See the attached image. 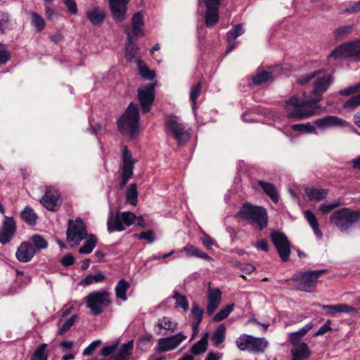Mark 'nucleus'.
<instances>
[{
  "instance_id": "28",
  "label": "nucleus",
  "mask_w": 360,
  "mask_h": 360,
  "mask_svg": "<svg viewBox=\"0 0 360 360\" xmlns=\"http://www.w3.org/2000/svg\"><path fill=\"white\" fill-rule=\"evenodd\" d=\"M125 33L127 36V44L126 45L125 56L127 60L131 61L137 54L138 48L132 41V36L128 27L126 28Z\"/></svg>"
},
{
  "instance_id": "57",
  "label": "nucleus",
  "mask_w": 360,
  "mask_h": 360,
  "mask_svg": "<svg viewBox=\"0 0 360 360\" xmlns=\"http://www.w3.org/2000/svg\"><path fill=\"white\" fill-rule=\"evenodd\" d=\"M342 205V203L340 201H337L335 202L330 203V204H322L319 206V210L322 214H326L330 212L335 208H336Z\"/></svg>"
},
{
  "instance_id": "10",
  "label": "nucleus",
  "mask_w": 360,
  "mask_h": 360,
  "mask_svg": "<svg viewBox=\"0 0 360 360\" xmlns=\"http://www.w3.org/2000/svg\"><path fill=\"white\" fill-rule=\"evenodd\" d=\"M67 238L70 242L78 245L82 240L87 238L86 228L80 218L76 220L70 219L67 229Z\"/></svg>"
},
{
  "instance_id": "55",
  "label": "nucleus",
  "mask_w": 360,
  "mask_h": 360,
  "mask_svg": "<svg viewBox=\"0 0 360 360\" xmlns=\"http://www.w3.org/2000/svg\"><path fill=\"white\" fill-rule=\"evenodd\" d=\"M157 326L160 329H165L168 330H174L176 328V325L172 322L169 318L163 317L158 320Z\"/></svg>"
},
{
  "instance_id": "54",
  "label": "nucleus",
  "mask_w": 360,
  "mask_h": 360,
  "mask_svg": "<svg viewBox=\"0 0 360 360\" xmlns=\"http://www.w3.org/2000/svg\"><path fill=\"white\" fill-rule=\"evenodd\" d=\"M201 83L198 82L195 85H194L190 92V99L193 103V109L195 110L196 108V101L198 98L200 91H201Z\"/></svg>"
},
{
  "instance_id": "63",
  "label": "nucleus",
  "mask_w": 360,
  "mask_h": 360,
  "mask_svg": "<svg viewBox=\"0 0 360 360\" xmlns=\"http://www.w3.org/2000/svg\"><path fill=\"white\" fill-rule=\"evenodd\" d=\"M100 340H96L91 342L87 347L84 349L82 354L84 356L91 355L95 351V349L101 345Z\"/></svg>"
},
{
  "instance_id": "64",
  "label": "nucleus",
  "mask_w": 360,
  "mask_h": 360,
  "mask_svg": "<svg viewBox=\"0 0 360 360\" xmlns=\"http://www.w3.org/2000/svg\"><path fill=\"white\" fill-rule=\"evenodd\" d=\"M330 324H331V321L330 320H328L324 323V325H323L321 327H320V328L315 333L314 336L323 335L325 333H326L327 332L331 330L332 328L330 327Z\"/></svg>"
},
{
  "instance_id": "42",
  "label": "nucleus",
  "mask_w": 360,
  "mask_h": 360,
  "mask_svg": "<svg viewBox=\"0 0 360 360\" xmlns=\"http://www.w3.org/2000/svg\"><path fill=\"white\" fill-rule=\"evenodd\" d=\"M233 308L234 304H231L227 305L224 308L221 309L212 317V321L219 322L221 321H223L224 319L228 317L230 313L233 310Z\"/></svg>"
},
{
  "instance_id": "3",
  "label": "nucleus",
  "mask_w": 360,
  "mask_h": 360,
  "mask_svg": "<svg viewBox=\"0 0 360 360\" xmlns=\"http://www.w3.org/2000/svg\"><path fill=\"white\" fill-rule=\"evenodd\" d=\"M117 123L121 133L129 134L131 139L134 138L139 131V112L137 105L131 103Z\"/></svg>"
},
{
  "instance_id": "22",
  "label": "nucleus",
  "mask_w": 360,
  "mask_h": 360,
  "mask_svg": "<svg viewBox=\"0 0 360 360\" xmlns=\"http://www.w3.org/2000/svg\"><path fill=\"white\" fill-rule=\"evenodd\" d=\"M313 323H309L302 328H300L299 330L290 333L288 339V342L293 347H298V345H302V339L313 328Z\"/></svg>"
},
{
  "instance_id": "48",
  "label": "nucleus",
  "mask_w": 360,
  "mask_h": 360,
  "mask_svg": "<svg viewBox=\"0 0 360 360\" xmlns=\"http://www.w3.org/2000/svg\"><path fill=\"white\" fill-rule=\"evenodd\" d=\"M359 106H360V93L353 96L343 104L344 108L348 110H354Z\"/></svg>"
},
{
  "instance_id": "45",
  "label": "nucleus",
  "mask_w": 360,
  "mask_h": 360,
  "mask_svg": "<svg viewBox=\"0 0 360 360\" xmlns=\"http://www.w3.org/2000/svg\"><path fill=\"white\" fill-rule=\"evenodd\" d=\"M219 20V11L206 10L205 23L207 27H212L215 25Z\"/></svg>"
},
{
  "instance_id": "36",
  "label": "nucleus",
  "mask_w": 360,
  "mask_h": 360,
  "mask_svg": "<svg viewBox=\"0 0 360 360\" xmlns=\"http://www.w3.org/2000/svg\"><path fill=\"white\" fill-rule=\"evenodd\" d=\"M126 201L127 202L134 206L137 205L138 202V191L136 184H131L127 189L126 191Z\"/></svg>"
},
{
  "instance_id": "40",
  "label": "nucleus",
  "mask_w": 360,
  "mask_h": 360,
  "mask_svg": "<svg viewBox=\"0 0 360 360\" xmlns=\"http://www.w3.org/2000/svg\"><path fill=\"white\" fill-rule=\"evenodd\" d=\"M46 343L41 344L34 350L30 360H48V353L46 352Z\"/></svg>"
},
{
  "instance_id": "21",
  "label": "nucleus",
  "mask_w": 360,
  "mask_h": 360,
  "mask_svg": "<svg viewBox=\"0 0 360 360\" xmlns=\"http://www.w3.org/2000/svg\"><path fill=\"white\" fill-rule=\"evenodd\" d=\"M322 309L326 311L328 316H334L337 313H345L348 314L357 313V309L346 304H338L334 305H322Z\"/></svg>"
},
{
  "instance_id": "38",
  "label": "nucleus",
  "mask_w": 360,
  "mask_h": 360,
  "mask_svg": "<svg viewBox=\"0 0 360 360\" xmlns=\"http://www.w3.org/2000/svg\"><path fill=\"white\" fill-rule=\"evenodd\" d=\"M345 46H349L346 50L347 57H351L356 59L360 58V41L347 43L345 44Z\"/></svg>"
},
{
  "instance_id": "15",
  "label": "nucleus",
  "mask_w": 360,
  "mask_h": 360,
  "mask_svg": "<svg viewBox=\"0 0 360 360\" xmlns=\"http://www.w3.org/2000/svg\"><path fill=\"white\" fill-rule=\"evenodd\" d=\"M16 229L17 226L13 217L4 216V219L0 227V243L2 245L10 243L16 232Z\"/></svg>"
},
{
  "instance_id": "23",
  "label": "nucleus",
  "mask_w": 360,
  "mask_h": 360,
  "mask_svg": "<svg viewBox=\"0 0 360 360\" xmlns=\"http://www.w3.org/2000/svg\"><path fill=\"white\" fill-rule=\"evenodd\" d=\"M291 360H307L311 351L307 343H302L298 347H292L290 350Z\"/></svg>"
},
{
  "instance_id": "44",
  "label": "nucleus",
  "mask_w": 360,
  "mask_h": 360,
  "mask_svg": "<svg viewBox=\"0 0 360 360\" xmlns=\"http://www.w3.org/2000/svg\"><path fill=\"white\" fill-rule=\"evenodd\" d=\"M172 297L176 300L175 307H181L184 309V311H188L189 304L185 295H179L177 292H174Z\"/></svg>"
},
{
  "instance_id": "52",
  "label": "nucleus",
  "mask_w": 360,
  "mask_h": 360,
  "mask_svg": "<svg viewBox=\"0 0 360 360\" xmlns=\"http://www.w3.org/2000/svg\"><path fill=\"white\" fill-rule=\"evenodd\" d=\"M291 128L296 131L304 133H315L316 129L310 123L307 124H295L291 126Z\"/></svg>"
},
{
  "instance_id": "62",
  "label": "nucleus",
  "mask_w": 360,
  "mask_h": 360,
  "mask_svg": "<svg viewBox=\"0 0 360 360\" xmlns=\"http://www.w3.org/2000/svg\"><path fill=\"white\" fill-rule=\"evenodd\" d=\"M63 3L70 14L75 15L77 13V6L75 0H63Z\"/></svg>"
},
{
  "instance_id": "27",
  "label": "nucleus",
  "mask_w": 360,
  "mask_h": 360,
  "mask_svg": "<svg viewBox=\"0 0 360 360\" xmlns=\"http://www.w3.org/2000/svg\"><path fill=\"white\" fill-rule=\"evenodd\" d=\"M209 337L210 333L208 332L205 333L201 339L191 347V352L194 355H200L204 353L207 348Z\"/></svg>"
},
{
  "instance_id": "41",
  "label": "nucleus",
  "mask_w": 360,
  "mask_h": 360,
  "mask_svg": "<svg viewBox=\"0 0 360 360\" xmlns=\"http://www.w3.org/2000/svg\"><path fill=\"white\" fill-rule=\"evenodd\" d=\"M105 278V275L102 272H98L94 275L89 274L86 276L84 279L81 281L80 284L82 285H89L94 283L101 282L104 281Z\"/></svg>"
},
{
  "instance_id": "24",
  "label": "nucleus",
  "mask_w": 360,
  "mask_h": 360,
  "mask_svg": "<svg viewBox=\"0 0 360 360\" xmlns=\"http://www.w3.org/2000/svg\"><path fill=\"white\" fill-rule=\"evenodd\" d=\"M86 17L94 26H100L104 21L105 13L98 7H93L86 12Z\"/></svg>"
},
{
  "instance_id": "16",
  "label": "nucleus",
  "mask_w": 360,
  "mask_h": 360,
  "mask_svg": "<svg viewBox=\"0 0 360 360\" xmlns=\"http://www.w3.org/2000/svg\"><path fill=\"white\" fill-rule=\"evenodd\" d=\"M186 339V336L181 333L169 338H160L158 341L157 349L160 352L170 351L177 347Z\"/></svg>"
},
{
  "instance_id": "25",
  "label": "nucleus",
  "mask_w": 360,
  "mask_h": 360,
  "mask_svg": "<svg viewBox=\"0 0 360 360\" xmlns=\"http://www.w3.org/2000/svg\"><path fill=\"white\" fill-rule=\"evenodd\" d=\"M257 182L264 192L271 198L273 202H277L278 201L279 196L276 187L274 184L263 180H259Z\"/></svg>"
},
{
  "instance_id": "14",
  "label": "nucleus",
  "mask_w": 360,
  "mask_h": 360,
  "mask_svg": "<svg viewBox=\"0 0 360 360\" xmlns=\"http://www.w3.org/2000/svg\"><path fill=\"white\" fill-rule=\"evenodd\" d=\"M271 238L282 261L287 262L291 252L287 236L281 231H274L271 233Z\"/></svg>"
},
{
  "instance_id": "59",
  "label": "nucleus",
  "mask_w": 360,
  "mask_h": 360,
  "mask_svg": "<svg viewBox=\"0 0 360 360\" xmlns=\"http://www.w3.org/2000/svg\"><path fill=\"white\" fill-rule=\"evenodd\" d=\"M10 23L9 15L4 13L0 15V33H4L8 28Z\"/></svg>"
},
{
  "instance_id": "5",
  "label": "nucleus",
  "mask_w": 360,
  "mask_h": 360,
  "mask_svg": "<svg viewBox=\"0 0 360 360\" xmlns=\"http://www.w3.org/2000/svg\"><path fill=\"white\" fill-rule=\"evenodd\" d=\"M110 293L106 290L95 291L87 295L84 300L86 307L93 316L101 314L111 302Z\"/></svg>"
},
{
  "instance_id": "29",
  "label": "nucleus",
  "mask_w": 360,
  "mask_h": 360,
  "mask_svg": "<svg viewBox=\"0 0 360 360\" xmlns=\"http://www.w3.org/2000/svg\"><path fill=\"white\" fill-rule=\"evenodd\" d=\"M133 349L132 342L124 344L111 360H128Z\"/></svg>"
},
{
  "instance_id": "35",
  "label": "nucleus",
  "mask_w": 360,
  "mask_h": 360,
  "mask_svg": "<svg viewBox=\"0 0 360 360\" xmlns=\"http://www.w3.org/2000/svg\"><path fill=\"white\" fill-rule=\"evenodd\" d=\"M353 30V25H347L338 27L333 32L334 37L336 40H342L350 34Z\"/></svg>"
},
{
  "instance_id": "8",
  "label": "nucleus",
  "mask_w": 360,
  "mask_h": 360,
  "mask_svg": "<svg viewBox=\"0 0 360 360\" xmlns=\"http://www.w3.org/2000/svg\"><path fill=\"white\" fill-rule=\"evenodd\" d=\"M236 344L242 351L254 352H262L268 346V342L264 338H255L246 334L238 338Z\"/></svg>"
},
{
  "instance_id": "61",
  "label": "nucleus",
  "mask_w": 360,
  "mask_h": 360,
  "mask_svg": "<svg viewBox=\"0 0 360 360\" xmlns=\"http://www.w3.org/2000/svg\"><path fill=\"white\" fill-rule=\"evenodd\" d=\"M222 0H205L206 10L219 11V8Z\"/></svg>"
},
{
  "instance_id": "51",
  "label": "nucleus",
  "mask_w": 360,
  "mask_h": 360,
  "mask_svg": "<svg viewBox=\"0 0 360 360\" xmlns=\"http://www.w3.org/2000/svg\"><path fill=\"white\" fill-rule=\"evenodd\" d=\"M191 311L194 322L201 323L204 310L197 303H193Z\"/></svg>"
},
{
  "instance_id": "30",
  "label": "nucleus",
  "mask_w": 360,
  "mask_h": 360,
  "mask_svg": "<svg viewBox=\"0 0 360 360\" xmlns=\"http://www.w3.org/2000/svg\"><path fill=\"white\" fill-rule=\"evenodd\" d=\"M132 32L134 36H141L143 25V15L141 12L135 13L132 17Z\"/></svg>"
},
{
  "instance_id": "60",
  "label": "nucleus",
  "mask_w": 360,
  "mask_h": 360,
  "mask_svg": "<svg viewBox=\"0 0 360 360\" xmlns=\"http://www.w3.org/2000/svg\"><path fill=\"white\" fill-rule=\"evenodd\" d=\"M136 236L141 240H146L149 243H152L155 240L154 233L151 230L142 231Z\"/></svg>"
},
{
  "instance_id": "11",
  "label": "nucleus",
  "mask_w": 360,
  "mask_h": 360,
  "mask_svg": "<svg viewBox=\"0 0 360 360\" xmlns=\"http://www.w3.org/2000/svg\"><path fill=\"white\" fill-rule=\"evenodd\" d=\"M136 160L132 158L131 152L126 146L122 148V163L121 166L120 178L121 181L120 186L121 188L124 187L129 179L132 176L134 173V165Z\"/></svg>"
},
{
  "instance_id": "34",
  "label": "nucleus",
  "mask_w": 360,
  "mask_h": 360,
  "mask_svg": "<svg viewBox=\"0 0 360 360\" xmlns=\"http://www.w3.org/2000/svg\"><path fill=\"white\" fill-rule=\"evenodd\" d=\"M226 326L224 324H220L215 330L213 335L212 336V341L214 345L217 347L222 343L225 340Z\"/></svg>"
},
{
  "instance_id": "53",
  "label": "nucleus",
  "mask_w": 360,
  "mask_h": 360,
  "mask_svg": "<svg viewBox=\"0 0 360 360\" xmlns=\"http://www.w3.org/2000/svg\"><path fill=\"white\" fill-rule=\"evenodd\" d=\"M348 46H345V44H341L333 51L328 56V58L338 59L342 57H347L346 50L348 49Z\"/></svg>"
},
{
  "instance_id": "50",
  "label": "nucleus",
  "mask_w": 360,
  "mask_h": 360,
  "mask_svg": "<svg viewBox=\"0 0 360 360\" xmlns=\"http://www.w3.org/2000/svg\"><path fill=\"white\" fill-rule=\"evenodd\" d=\"M245 32V30L243 27V24H238L234 27V28L227 33V39L228 41L236 39L237 37L243 34Z\"/></svg>"
},
{
  "instance_id": "37",
  "label": "nucleus",
  "mask_w": 360,
  "mask_h": 360,
  "mask_svg": "<svg viewBox=\"0 0 360 360\" xmlns=\"http://www.w3.org/2000/svg\"><path fill=\"white\" fill-rule=\"evenodd\" d=\"M97 243V238L94 235H89L84 244L79 249L80 254H89L94 248L96 247Z\"/></svg>"
},
{
  "instance_id": "33",
  "label": "nucleus",
  "mask_w": 360,
  "mask_h": 360,
  "mask_svg": "<svg viewBox=\"0 0 360 360\" xmlns=\"http://www.w3.org/2000/svg\"><path fill=\"white\" fill-rule=\"evenodd\" d=\"M304 217L314 230L315 234L319 238L322 237V233L319 228V224L315 214L310 210H307L304 212Z\"/></svg>"
},
{
  "instance_id": "1",
  "label": "nucleus",
  "mask_w": 360,
  "mask_h": 360,
  "mask_svg": "<svg viewBox=\"0 0 360 360\" xmlns=\"http://www.w3.org/2000/svg\"><path fill=\"white\" fill-rule=\"evenodd\" d=\"M333 82V77L322 71H316L299 77L298 84L305 85L311 82L313 88L311 95L304 93L302 98L293 96L286 102L285 108L288 116L302 120L315 115L316 108L314 105L322 99V95L328 90Z\"/></svg>"
},
{
  "instance_id": "20",
  "label": "nucleus",
  "mask_w": 360,
  "mask_h": 360,
  "mask_svg": "<svg viewBox=\"0 0 360 360\" xmlns=\"http://www.w3.org/2000/svg\"><path fill=\"white\" fill-rule=\"evenodd\" d=\"M110 6L113 17L117 21H122L125 17L126 6L129 0H109Z\"/></svg>"
},
{
  "instance_id": "9",
  "label": "nucleus",
  "mask_w": 360,
  "mask_h": 360,
  "mask_svg": "<svg viewBox=\"0 0 360 360\" xmlns=\"http://www.w3.org/2000/svg\"><path fill=\"white\" fill-rule=\"evenodd\" d=\"M322 272V271H314L300 274H296L293 276L292 280L296 283L298 290L310 292L314 290L316 280Z\"/></svg>"
},
{
  "instance_id": "12",
  "label": "nucleus",
  "mask_w": 360,
  "mask_h": 360,
  "mask_svg": "<svg viewBox=\"0 0 360 360\" xmlns=\"http://www.w3.org/2000/svg\"><path fill=\"white\" fill-rule=\"evenodd\" d=\"M156 83L141 86L138 89V98L143 112L146 113L151 109L155 100V88Z\"/></svg>"
},
{
  "instance_id": "2",
  "label": "nucleus",
  "mask_w": 360,
  "mask_h": 360,
  "mask_svg": "<svg viewBox=\"0 0 360 360\" xmlns=\"http://www.w3.org/2000/svg\"><path fill=\"white\" fill-rule=\"evenodd\" d=\"M237 216L255 226L262 230L268 225V214L266 210L260 206H255L249 202L242 205Z\"/></svg>"
},
{
  "instance_id": "49",
  "label": "nucleus",
  "mask_w": 360,
  "mask_h": 360,
  "mask_svg": "<svg viewBox=\"0 0 360 360\" xmlns=\"http://www.w3.org/2000/svg\"><path fill=\"white\" fill-rule=\"evenodd\" d=\"M32 244L34 247L36 251L41 250L47 248L48 243L46 240L39 235H34L30 238Z\"/></svg>"
},
{
  "instance_id": "19",
  "label": "nucleus",
  "mask_w": 360,
  "mask_h": 360,
  "mask_svg": "<svg viewBox=\"0 0 360 360\" xmlns=\"http://www.w3.org/2000/svg\"><path fill=\"white\" fill-rule=\"evenodd\" d=\"M314 124L321 129H326L335 127H345L347 124V121L340 117L334 115H328L322 118L317 119Z\"/></svg>"
},
{
  "instance_id": "17",
  "label": "nucleus",
  "mask_w": 360,
  "mask_h": 360,
  "mask_svg": "<svg viewBox=\"0 0 360 360\" xmlns=\"http://www.w3.org/2000/svg\"><path fill=\"white\" fill-rule=\"evenodd\" d=\"M35 254L36 250L31 242L25 241L18 248L15 257L19 262L26 263L31 261Z\"/></svg>"
},
{
  "instance_id": "18",
  "label": "nucleus",
  "mask_w": 360,
  "mask_h": 360,
  "mask_svg": "<svg viewBox=\"0 0 360 360\" xmlns=\"http://www.w3.org/2000/svg\"><path fill=\"white\" fill-rule=\"evenodd\" d=\"M222 292L219 288H209L207 290V304L206 313L210 316L219 307L221 302Z\"/></svg>"
},
{
  "instance_id": "58",
  "label": "nucleus",
  "mask_w": 360,
  "mask_h": 360,
  "mask_svg": "<svg viewBox=\"0 0 360 360\" xmlns=\"http://www.w3.org/2000/svg\"><path fill=\"white\" fill-rule=\"evenodd\" d=\"M11 58V53L4 44L0 43V64L6 63Z\"/></svg>"
},
{
  "instance_id": "31",
  "label": "nucleus",
  "mask_w": 360,
  "mask_h": 360,
  "mask_svg": "<svg viewBox=\"0 0 360 360\" xmlns=\"http://www.w3.org/2000/svg\"><path fill=\"white\" fill-rule=\"evenodd\" d=\"M130 288V284L124 279L120 280L115 288L116 297L123 301L127 300L126 292Z\"/></svg>"
},
{
  "instance_id": "39",
  "label": "nucleus",
  "mask_w": 360,
  "mask_h": 360,
  "mask_svg": "<svg viewBox=\"0 0 360 360\" xmlns=\"http://www.w3.org/2000/svg\"><path fill=\"white\" fill-rule=\"evenodd\" d=\"M21 218L28 224L34 225L37 218V214L34 210L30 207H26L20 213Z\"/></svg>"
},
{
  "instance_id": "32",
  "label": "nucleus",
  "mask_w": 360,
  "mask_h": 360,
  "mask_svg": "<svg viewBox=\"0 0 360 360\" xmlns=\"http://www.w3.org/2000/svg\"><path fill=\"white\" fill-rule=\"evenodd\" d=\"M183 250H184V252H185L186 253V255L188 257L194 256V257L205 259L207 260L211 259V257L207 253L201 251L199 248H198L192 245H190V244L186 245L184 248Z\"/></svg>"
},
{
  "instance_id": "46",
  "label": "nucleus",
  "mask_w": 360,
  "mask_h": 360,
  "mask_svg": "<svg viewBox=\"0 0 360 360\" xmlns=\"http://www.w3.org/2000/svg\"><path fill=\"white\" fill-rule=\"evenodd\" d=\"M272 79L271 77V73L266 71L262 70L259 72H257L252 78L253 83L255 84H261L264 82H266L269 80H271Z\"/></svg>"
},
{
  "instance_id": "43",
  "label": "nucleus",
  "mask_w": 360,
  "mask_h": 360,
  "mask_svg": "<svg viewBox=\"0 0 360 360\" xmlns=\"http://www.w3.org/2000/svg\"><path fill=\"white\" fill-rule=\"evenodd\" d=\"M31 21L36 30L39 32H41L45 27V21L43 18L37 13L31 12Z\"/></svg>"
},
{
  "instance_id": "13",
  "label": "nucleus",
  "mask_w": 360,
  "mask_h": 360,
  "mask_svg": "<svg viewBox=\"0 0 360 360\" xmlns=\"http://www.w3.org/2000/svg\"><path fill=\"white\" fill-rule=\"evenodd\" d=\"M41 205L51 212H56L60 207L63 199L59 191L53 187L47 186L44 195L39 200Z\"/></svg>"
},
{
  "instance_id": "47",
  "label": "nucleus",
  "mask_w": 360,
  "mask_h": 360,
  "mask_svg": "<svg viewBox=\"0 0 360 360\" xmlns=\"http://www.w3.org/2000/svg\"><path fill=\"white\" fill-rule=\"evenodd\" d=\"M137 65L139 67V73L143 77L150 80L154 79L155 77V72L153 70H149L145 65H143L141 60H137Z\"/></svg>"
},
{
  "instance_id": "26",
  "label": "nucleus",
  "mask_w": 360,
  "mask_h": 360,
  "mask_svg": "<svg viewBox=\"0 0 360 360\" xmlns=\"http://www.w3.org/2000/svg\"><path fill=\"white\" fill-rule=\"evenodd\" d=\"M306 195L310 201H321L326 198L328 190L324 188H307Z\"/></svg>"
},
{
  "instance_id": "6",
  "label": "nucleus",
  "mask_w": 360,
  "mask_h": 360,
  "mask_svg": "<svg viewBox=\"0 0 360 360\" xmlns=\"http://www.w3.org/2000/svg\"><path fill=\"white\" fill-rule=\"evenodd\" d=\"M136 215L131 212H110L107 221L108 231L110 233L122 231L125 226H129L135 222Z\"/></svg>"
},
{
  "instance_id": "7",
  "label": "nucleus",
  "mask_w": 360,
  "mask_h": 360,
  "mask_svg": "<svg viewBox=\"0 0 360 360\" xmlns=\"http://www.w3.org/2000/svg\"><path fill=\"white\" fill-rule=\"evenodd\" d=\"M166 133L172 136L179 145H183L190 139V133L176 116L168 117L165 123Z\"/></svg>"
},
{
  "instance_id": "4",
  "label": "nucleus",
  "mask_w": 360,
  "mask_h": 360,
  "mask_svg": "<svg viewBox=\"0 0 360 360\" xmlns=\"http://www.w3.org/2000/svg\"><path fill=\"white\" fill-rule=\"evenodd\" d=\"M330 220L341 231H348L355 223L360 221V211L343 207L333 212Z\"/></svg>"
},
{
  "instance_id": "56",
  "label": "nucleus",
  "mask_w": 360,
  "mask_h": 360,
  "mask_svg": "<svg viewBox=\"0 0 360 360\" xmlns=\"http://www.w3.org/2000/svg\"><path fill=\"white\" fill-rule=\"evenodd\" d=\"M77 315H73L70 318H69L63 325L61 326V327L59 328V330L58 331V335H63L66 332H68L70 328L73 326L75 323L76 319H77Z\"/></svg>"
}]
</instances>
